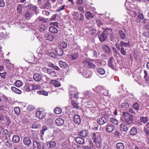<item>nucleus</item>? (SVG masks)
Wrapping results in <instances>:
<instances>
[{
  "label": "nucleus",
  "instance_id": "f257e3e1",
  "mask_svg": "<svg viewBox=\"0 0 149 149\" xmlns=\"http://www.w3.org/2000/svg\"><path fill=\"white\" fill-rule=\"evenodd\" d=\"M94 142L95 143L96 147L100 148L102 145V138L100 134L98 132L94 133L92 135Z\"/></svg>",
  "mask_w": 149,
  "mask_h": 149
},
{
  "label": "nucleus",
  "instance_id": "f03ea898",
  "mask_svg": "<svg viewBox=\"0 0 149 149\" xmlns=\"http://www.w3.org/2000/svg\"><path fill=\"white\" fill-rule=\"evenodd\" d=\"M111 31V29H107L102 34H99L98 37L101 42H102L106 40L108 36L111 34L110 32Z\"/></svg>",
  "mask_w": 149,
  "mask_h": 149
},
{
  "label": "nucleus",
  "instance_id": "7ed1b4c3",
  "mask_svg": "<svg viewBox=\"0 0 149 149\" xmlns=\"http://www.w3.org/2000/svg\"><path fill=\"white\" fill-rule=\"evenodd\" d=\"M122 118H123L125 122L128 124L132 123L133 121L132 116L129 114L128 113L123 111L122 112Z\"/></svg>",
  "mask_w": 149,
  "mask_h": 149
},
{
  "label": "nucleus",
  "instance_id": "20e7f679",
  "mask_svg": "<svg viewBox=\"0 0 149 149\" xmlns=\"http://www.w3.org/2000/svg\"><path fill=\"white\" fill-rule=\"evenodd\" d=\"M74 20H78L79 21L83 22L84 19V15L82 13L79 14L78 12H74L72 14Z\"/></svg>",
  "mask_w": 149,
  "mask_h": 149
},
{
  "label": "nucleus",
  "instance_id": "39448f33",
  "mask_svg": "<svg viewBox=\"0 0 149 149\" xmlns=\"http://www.w3.org/2000/svg\"><path fill=\"white\" fill-rule=\"evenodd\" d=\"M82 63L83 66L87 68H94L95 67V65L89 61L84 60Z\"/></svg>",
  "mask_w": 149,
  "mask_h": 149
},
{
  "label": "nucleus",
  "instance_id": "423d86ee",
  "mask_svg": "<svg viewBox=\"0 0 149 149\" xmlns=\"http://www.w3.org/2000/svg\"><path fill=\"white\" fill-rule=\"evenodd\" d=\"M108 65L112 69L114 67V65L116 64V61L113 57H110L108 60Z\"/></svg>",
  "mask_w": 149,
  "mask_h": 149
},
{
  "label": "nucleus",
  "instance_id": "0eeeda50",
  "mask_svg": "<svg viewBox=\"0 0 149 149\" xmlns=\"http://www.w3.org/2000/svg\"><path fill=\"white\" fill-rule=\"evenodd\" d=\"M105 130L107 132H111L114 129V126L111 124L108 123L105 127Z\"/></svg>",
  "mask_w": 149,
  "mask_h": 149
},
{
  "label": "nucleus",
  "instance_id": "6e6552de",
  "mask_svg": "<svg viewBox=\"0 0 149 149\" xmlns=\"http://www.w3.org/2000/svg\"><path fill=\"white\" fill-rule=\"evenodd\" d=\"M23 142L24 144L27 147H29L31 144V141L30 138L28 136H26L24 138Z\"/></svg>",
  "mask_w": 149,
  "mask_h": 149
},
{
  "label": "nucleus",
  "instance_id": "1a4fd4ad",
  "mask_svg": "<svg viewBox=\"0 0 149 149\" xmlns=\"http://www.w3.org/2000/svg\"><path fill=\"white\" fill-rule=\"evenodd\" d=\"M33 149H41V145L37 141L33 140Z\"/></svg>",
  "mask_w": 149,
  "mask_h": 149
},
{
  "label": "nucleus",
  "instance_id": "9d476101",
  "mask_svg": "<svg viewBox=\"0 0 149 149\" xmlns=\"http://www.w3.org/2000/svg\"><path fill=\"white\" fill-rule=\"evenodd\" d=\"M107 120V119L104 117H101L100 118L97 119V122L100 125H103L104 123H106Z\"/></svg>",
  "mask_w": 149,
  "mask_h": 149
},
{
  "label": "nucleus",
  "instance_id": "9b49d317",
  "mask_svg": "<svg viewBox=\"0 0 149 149\" xmlns=\"http://www.w3.org/2000/svg\"><path fill=\"white\" fill-rule=\"evenodd\" d=\"M36 116L37 118L42 119L44 118L45 114L43 111H38L36 113Z\"/></svg>",
  "mask_w": 149,
  "mask_h": 149
},
{
  "label": "nucleus",
  "instance_id": "f8f14e48",
  "mask_svg": "<svg viewBox=\"0 0 149 149\" xmlns=\"http://www.w3.org/2000/svg\"><path fill=\"white\" fill-rule=\"evenodd\" d=\"M75 141L78 143L80 144H83L84 143V138L81 137H75Z\"/></svg>",
  "mask_w": 149,
  "mask_h": 149
},
{
  "label": "nucleus",
  "instance_id": "ddd939ff",
  "mask_svg": "<svg viewBox=\"0 0 149 149\" xmlns=\"http://www.w3.org/2000/svg\"><path fill=\"white\" fill-rule=\"evenodd\" d=\"M50 83L53 84L54 86L56 88L60 87L61 86V84L59 82L55 80H51L50 81Z\"/></svg>",
  "mask_w": 149,
  "mask_h": 149
},
{
  "label": "nucleus",
  "instance_id": "4468645a",
  "mask_svg": "<svg viewBox=\"0 0 149 149\" xmlns=\"http://www.w3.org/2000/svg\"><path fill=\"white\" fill-rule=\"evenodd\" d=\"M73 120L74 123L75 124L78 125H79L80 124V117L79 115L77 114L75 115L74 116Z\"/></svg>",
  "mask_w": 149,
  "mask_h": 149
},
{
  "label": "nucleus",
  "instance_id": "2eb2a0df",
  "mask_svg": "<svg viewBox=\"0 0 149 149\" xmlns=\"http://www.w3.org/2000/svg\"><path fill=\"white\" fill-rule=\"evenodd\" d=\"M83 76L86 78H90L92 76V74L89 71L88 72L87 70H85L82 72Z\"/></svg>",
  "mask_w": 149,
  "mask_h": 149
},
{
  "label": "nucleus",
  "instance_id": "dca6fc26",
  "mask_svg": "<svg viewBox=\"0 0 149 149\" xmlns=\"http://www.w3.org/2000/svg\"><path fill=\"white\" fill-rule=\"evenodd\" d=\"M50 6V4L48 0H45L43 3L40 6L42 8L47 9Z\"/></svg>",
  "mask_w": 149,
  "mask_h": 149
},
{
  "label": "nucleus",
  "instance_id": "f3484780",
  "mask_svg": "<svg viewBox=\"0 0 149 149\" xmlns=\"http://www.w3.org/2000/svg\"><path fill=\"white\" fill-rule=\"evenodd\" d=\"M34 80L36 81H41L42 79V76L38 73H35L33 76Z\"/></svg>",
  "mask_w": 149,
  "mask_h": 149
},
{
  "label": "nucleus",
  "instance_id": "a211bd4d",
  "mask_svg": "<svg viewBox=\"0 0 149 149\" xmlns=\"http://www.w3.org/2000/svg\"><path fill=\"white\" fill-rule=\"evenodd\" d=\"M44 37L46 40H48L50 41H52L54 39L53 36L49 33H45Z\"/></svg>",
  "mask_w": 149,
  "mask_h": 149
},
{
  "label": "nucleus",
  "instance_id": "6ab92c4d",
  "mask_svg": "<svg viewBox=\"0 0 149 149\" xmlns=\"http://www.w3.org/2000/svg\"><path fill=\"white\" fill-rule=\"evenodd\" d=\"M55 122L58 126H61L64 123L63 120L61 118H58L55 120Z\"/></svg>",
  "mask_w": 149,
  "mask_h": 149
},
{
  "label": "nucleus",
  "instance_id": "aec40b11",
  "mask_svg": "<svg viewBox=\"0 0 149 149\" xmlns=\"http://www.w3.org/2000/svg\"><path fill=\"white\" fill-rule=\"evenodd\" d=\"M85 16L86 19H91L94 17L93 14L90 12H86L85 14Z\"/></svg>",
  "mask_w": 149,
  "mask_h": 149
},
{
  "label": "nucleus",
  "instance_id": "412c9836",
  "mask_svg": "<svg viewBox=\"0 0 149 149\" xmlns=\"http://www.w3.org/2000/svg\"><path fill=\"white\" fill-rule=\"evenodd\" d=\"M68 56L72 60H75L78 58V54L77 53H75L69 54Z\"/></svg>",
  "mask_w": 149,
  "mask_h": 149
},
{
  "label": "nucleus",
  "instance_id": "4be33fe9",
  "mask_svg": "<svg viewBox=\"0 0 149 149\" xmlns=\"http://www.w3.org/2000/svg\"><path fill=\"white\" fill-rule=\"evenodd\" d=\"M120 130L122 132H126L128 130L127 127L123 123L120 124Z\"/></svg>",
  "mask_w": 149,
  "mask_h": 149
},
{
  "label": "nucleus",
  "instance_id": "5701e85b",
  "mask_svg": "<svg viewBox=\"0 0 149 149\" xmlns=\"http://www.w3.org/2000/svg\"><path fill=\"white\" fill-rule=\"evenodd\" d=\"M118 35L120 37L122 40L125 39L126 37V35L125 32L122 30H119L118 32Z\"/></svg>",
  "mask_w": 149,
  "mask_h": 149
},
{
  "label": "nucleus",
  "instance_id": "b1692460",
  "mask_svg": "<svg viewBox=\"0 0 149 149\" xmlns=\"http://www.w3.org/2000/svg\"><path fill=\"white\" fill-rule=\"evenodd\" d=\"M137 130L135 127L132 128L130 130L129 133L130 134L132 135H134L137 133Z\"/></svg>",
  "mask_w": 149,
  "mask_h": 149
},
{
  "label": "nucleus",
  "instance_id": "393cba45",
  "mask_svg": "<svg viewBox=\"0 0 149 149\" xmlns=\"http://www.w3.org/2000/svg\"><path fill=\"white\" fill-rule=\"evenodd\" d=\"M59 64L60 66L63 68H65L68 66V65L66 62L62 61H59Z\"/></svg>",
  "mask_w": 149,
  "mask_h": 149
},
{
  "label": "nucleus",
  "instance_id": "a878e982",
  "mask_svg": "<svg viewBox=\"0 0 149 149\" xmlns=\"http://www.w3.org/2000/svg\"><path fill=\"white\" fill-rule=\"evenodd\" d=\"M39 31L45 33L47 31L46 27L44 24L40 25L38 27Z\"/></svg>",
  "mask_w": 149,
  "mask_h": 149
},
{
  "label": "nucleus",
  "instance_id": "bb28decb",
  "mask_svg": "<svg viewBox=\"0 0 149 149\" xmlns=\"http://www.w3.org/2000/svg\"><path fill=\"white\" fill-rule=\"evenodd\" d=\"M47 19H45L44 17L41 16L39 17L36 19L37 21L42 23H45L47 22Z\"/></svg>",
  "mask_w": 149,
  "mask_h": 149
},
{
  "label": "nucleus",
  "instance_id": "cd10ccee",
  "mask_svg": "<svg viewBox=\"0 0 149 149\" xmlns=\"http://www.w3.org/2000/svg\"><path fill=\"white\" fill-rule=\"evenodd\" d=\"M49 31L53 33H56L58 32V30L57 28L53 26H50L49 28Z\"/></svg>",
  "mask_w": 149,
  "mask_h": 149
},
{
  "label": "nucleus",
  "instance_id": "c85d7f7f",
  "mask_svg": "<svg viewBox=\"0 0 149 149\" xmlns=\"http://www.w3.org/2000/svg\"><path fill=\"white\" fill-rule=\"evenodd\" d=\"M120 106L121 108L124 110H126L129 107V104L127 102H125L121 103Z\"/></svg>",
  "mask_w": 149,
  "mask_h": 149
},
{
  "label": "nucleus",
  "instance_id": "c756f323",
  "mask_svg": "<svg viewBox=\"0 0 149 149\" xmlns=\"http://www.w3.org/2000/svg\"><path fill=\"white\" fill-rule=\"evenodd\" d=\"M31 89L32 90H34L35 89L40 90L41 88L40 86L37 84H32L31 85Z\"/></svg>",
  "mask_w": 149,
  "mask_h": 149
},
{
  "label": "nucleus",
  "instance_id": "7c9ffc66",
  "mask_svg": "<svg viewBox=\"0 0 149 149\" xmlns=\"http://www.w3.org/2000/svg\"><path fill=\"white\" fill-rule=\"evenodd\" d=\"M20 140V137L17 135H14L12 138V140L13 142L15 143H18Z\"/></svg>",
  "mask_w": 149,
  "mask_h": 149
},
{
  "label": "nucleus",
  "instance_id": "2f4dec72",
  "mask_svg": "<svg viewBox=\"0 0 149 149\" xmlns=\"http://www.w3.org/2000/svg\"><path fill=\"white\" fill-rule=\"evenodd\" d=\"M11 89L13 92L17 94H20L22 92V91L20 90L15 87H12Z\"/></svg>",
  "mask_w": 149,
  "mask_h": 149
},
{
  "label": "nucleus",
  "instance_id": "473e14b6",
  "mask_svg": "<svg viewBox=\"0 0 149 149\" xmlns=\"http://www.w3.org/2000/svg\"><path fill=\"white\" fill-rule=\"evenodd\" d=\"M27 7L30 9H31L34 13L36 11V7L35 6L33 5L31 3L27 5Z\"/></svg>",
  "mask_w": 149,
  "mask_h": 149
},
{
  "label": "nucleus",
  "instance_id": "72a5a7b5",
  "mask_svg": "<svg viewBox=\"0 0 149 149\" xmlns=\"http://www.w3.org/2000/svg\"><path fill=\"white\" fill-rule=\"evenodd\" d=\"M116 146L117 149H124L125 148V146L123 143L121 142L117 143Z\"/></svg>",
  "mask_w": 149,
  "mask_h": 149
},
{
  "label": "nucleus",
  "instance_id": "f704fd0d",
  "mask_svg": "<svg viewBox=\"0 0 149 149\" xmlns=\"http://www.w3.org/2000/svg\"><path fill=\"white\" fill-rule=\"evenodd\" d=\"M23 5L19 4L17 6V12L19 14L22 13V12Z\"/></svg>",
  "mask_w": 149,
  "mask_h": 149
},
{
  "label": "nucleus",
  "instance_id": "c9c22d12",
  "mask_svg": "<svg viewBox=\"0 0 149 149\" xmlns=\"http://www.w3.org/2000/svg\"><path fill=\"white\" fill-rule=\"evenodd\" d=\"M47 73L50 74L52 77L55 76V70L54 68L49 69Z\"/></svg>",
  "mask_w": 149,
  "mask_h": 149
},
{
  "label": "nucleus",
  "instance_id": "e433bc0d",
  "mask_svg": "<svg viewBox=\"0 0 149 149\" xmlns=\"http://www.w3.org/2000/svg\"><path fill=\"white\" fill-rule=\"evenodd\" d=\"M88 132L86 130H82L79 133V135L82 137H86L87 135Z\"/></svg>",
  "mask_w": 149,
  "mask_h": 149
},
{
  "label": "nucleus",
  "instance_id": "4c0bfd02",
  "mask_svg": "<svg viewBox=\"0 0 149 149\" xmlns=\"http://www.w3.org/2000/svg\"><path fill=\"white\" fill-rule=\"evenodd\" d=\"M140 120L144 124L146 123L148 120V117L141 116L140 118Z\"/></svg>",
  "mask_w": 149,
  "mask_h": 149
},
{
  "label": "nucleus",
  "instance_id": "58836bf2",
  "mask_svg": "<svg viewBox=\"0 0 149 149\" xmlns=\"http://www.w3.org/2000/svg\"><path fill=\"white\" fill-rule=\"evenodd\" d=\"M56 52L58 55L60 56H61L64 54L63 50L60 48L57 49Z\"/></svg>",
  "mask_w": 149,
  "mask_h": 149
},
{
  "label": "nucleus",
  "instance_id": "ea45409f",
  "mask_svg": "<svg viewBox=\"0 0 149 149\" xmlns=\"http://www.w3.org/2000/svg\"><path fill=\"white\" fill-rule=\"evenodd\" d=\"M120 45L121 47L125 46V47H130V42L128 41L127 43H125L123 41H121L120 42Z\"/></svg>",
  "mask_w": 149,
  "mask_h": 149
},
{
  "label": "nucleus",
  "instance_id": "a19ab883",
  "mask_svg": "<svg viewBox=\"0 0 149 149\" xmlns=\"http://www.w3.org/2000/svg\"><path fill=\"white\" fill-rule=\"evenodd\" d=\"M97 71L100 74L103 75L105 73L104 70L102 68H98L97 69Z\"/></svg>",
  "mask_w": 149,
  "mask_h": 149
},
{
  "label": "nucleus",
  "instance_id": "79ce46f5",
  "mask_svg": "<svg viewBox=\"0 0 149 149\" xmlns=\"http://www.w3.org/2000/svg\"><path fill=\"white\" fill-rule=\"evenodd\" d=\"M37 93L39 95L47 96L48 95V93L44 91H38L37 92Z\"/></svg>",
  "mask_w": 149,
  "mask_h": 149
},
{
  "label": "nucleus",
  "instance_id": "37998d69",
  "mask_svg": "<svg viewBox=\"0 0 149 149\" xmlns=\"http://www.w3.org/2000/svg\"><path fill=\"white\" fill-rule=\"evenodd\" d=\"M110 121V122L115 125H117L118 124V121L114 118H111Z\"/></svg>",
  "mask_w": 149,
  "mask_h": 149
},
{
  "label": "nucleus",
  "instance_id": "c03bdc74",
  "mask_svg": "<svg viewBox=\"0 0 149 149\" xmlns=\"http://www.w3.org/2000/svg\"><path fill=\"white\" fill-rule=\"evenodd\" d=\"M102 47L103 49L107 53H109L110 52V48L107 45H104Z\"/></svg>",
  "mask_w": 149,
  "mask_h": 149
},
{
  "label": "nucleus",
  "instance_id": "a18cd8bd",
  "mask_svg": "<svg viewBox=\"0 0 149 149\" xmlns=\"http://www.w3.org/2000/svg\"><path fill=\"white\" fill-rule=\"evenodd\" d=\"M15 84L16 86L19 87L22 85L23 83L21 81L18 80L16 81Z\"/></svg>",
  "mask_w": 149,
  "mask_h": 149
},
{
  "label": "nucleus",
  "instance_id": "49530a36",
  "mask_svg": "<svg viewBox=\"0 0 149 149\" xmlns=\"http://www.w3.org/2000/svg\"><path fill=\"white\" fill-rule=\"evenodd\" d=\"M41 127V125L38 123H35L33 125L31 128L32 129H39Z\"/></svg>",
  "mask_w": 149,
  "mask_h": 149
},
{
  "label": "nucleus",
  "instance_id": "de8ad7c7",
  "mask_svg": "<svg viewBox=\"0 0 149 149\" xmlns=\"http://www.w3.org/2000/svg\"><path fill=\"white\" fill-rule=\"evenodd\" d=\"M62 109L59 108V107H56V108L54 110V112L57 114H60L62 112Z\"/></svg>",
  "mask_w": 149,
  "mask_h": 149
},
{
  "label": "nucleus",
  "instance_id": "09e8293b",
  "mask_svg": "<svg viewBox=\"0 0 149 149\" xmlns=\"http://www.w3.org/2000/svg\"><path fill=\"white\" fill-rule=\"evenodd\" d=\"M71 103L74 108L75 109H79V107L78 104L76 103L74 101L72 100L71 101Z\"/></svg>",
  "mask_w": 149,
  "mask_h": 149
},
{
  "label": "nucleus",
  "instance_id": "8fccbe9b",
  "mask_svg": "<svg viewBox=\"0 0 149 149\" xmlns=\"http://www.w3.org/2000/svg\"><path fill=\"white\" fill-rule=\"evenodd\" d=\"M24 16L26 19H29L30 18V13L29 10H28L26 12Z\"/></svg>",
  "mask_w": 149,
  "mask_h": 149
},
{
  "label": "nucleus",
  "instance_id": "3c124183",
  "mask_svg": "<svg viewBox=\"0 0 149 149\" xmlns=\"http://www.w3.org/2000/svg\"><path fill=\"white\" fill-rule=\"evenodd\" d=\"M60 46L61 48H65L67 47V43L65 42H62L60 44Z\"/></svg>",
  "mask_w": 149,
  "mask_h": 149
},
{
  "label": "nucleus",
  "instance_id": "603ef678",
  "mask_svg": "<svg viewBox=\"0 0 149 149\" xmlns=\"http://www.w3.org/2000/svg\"><path fill=\"white\" fill-rule=\"evenodd\" d=\"M84 95L86 96H87L89 97L91 96L92 94V93L90 91H86L84 92Z\"/></svg>",
  "mask_w": 149,
  "mask_h": 149
},
{
  "label": "nucleus",
  "instance_id": "864d4df0",
  "mask_svg": "<svg viewBox=\"0 0 149 149\" xmlns=\"http://www.w3.org/2000/svg\"><path fill=\"white\" fill-rule=\"evenodd\" d=\"M14 111L15 113L17 115H19L20 113V108L19 107H16L14 109Z\"/></svg>",
  "mask_w": 149,
  "mask_h": 149
},
{
  "label": "nucleus",
  "instance_id": "5fc2aeb1",
  "mask_svg": "<svg viewBox=\"0 0 149 149\" xmlns=\"http://www.w3.org/2000/svg\"><path fill=\"white\" fill-rule=\"evenodd\" d=\"M101 87L100 86H97L95 88H93V90L96 92H99L101 90Z\"/></svg>",
  "mask_w": 149,
  "mask_h": 149
},
{
  "label": "nucleus",
  "instance_id": "6e6d98bb",
  "mask_svg": "<svg viewBox=\"0 0 149 149\" xmlns=\"http://www.w3.org/2000/svg\"><path fill=\"white\" fill-rule=\"evenodd\" d=\"M77 9L79 11L83 13H84L85 12V11L84 10V7L81 6H78L77 7Z\"/></svg>",
  "mask_w": 149,
  "mask_h": 149
},
{
  "label": "nucleus",
  "instance_id": "4d7b16f0",
  "mask_svg": "<svg viewBox=\"0 0 149 149\" xmlns=\"http://www.w3.org/2000/svg\"><path fill=\"white\" fill-rule=\"evenodd\" d=\"M47 130V127L46 126H44L42 127V130L40 131V133L41 135H43L44 133V132Z\"/></svg>",
  "mask_w": 149,
  "mask_h": 149
},
{
  "label": "nucleus",
  "instance_id": "13d9d810",
  "mask_svg": "<svg viewBox=\"0 0 149 149\" xmlns=\"http://www.w3.org/2000/svg\"><path fill=\"white\" fill-rule=\"evenodd\" d=\"M96 22L97 23V26L99 27H101L102 26L103 24L100 19H97Z\"/></svg>",
  "mask_w": 149,
  "mask_h": 149
},
{
  "label": "nucleus",
  "instance_id": "bf43d9fd",
  "mask_svg": "<svg viewBox=\"0 0 149 149\" xmlns=\"http://www.w3.org/2000/svg\"><path fill=\"white\" fill-rule=\"evenodd\" d=\"M125 50L126 49H125L123 47H122L120 49L121 53L124 56H125L126 54Z\"/></svg>",
  "mask_w": 149,
  "mask_h": 149
},
{
  "label": "nucleus",
  "instance_id": "052dcab7",
  "mask_svg": "<svg viewBox=\"0 0 149 149\" xmlns=\"http://www.w3.org/2000/svg\"><path fill=\"white\" fill-rule=\"evenodd\" d=\"M133 108L136 110L139 109V106L137 103H135L133 106Z\"/></svg>",
  "mask_w": 149,
  "mask_h": 149
},
{
  "label": "nucleus",
  "instance_id": "680f3d73",
  "mask_svg": "<svg viewBox=\"0 0 149 149\" xmlns=\"http://www.w3.org/2000/svg\"><path fill=\"white\" fill-rule=\"evenodd\" d=\"M49 145L51 148H52L55 147L56 146V144L55 142L51 141L49 143Z\"/></svg>",
  "mask_w": 149,
  "mask_h": 149
},
{
  "label": "nucleus",
  "instance_id": "e2e57ef3",
  "mask_svg": "<svg viewBox=\"0 0 149 149\" xmlns=\"http://www.w3.org/2000/svg\"><path fill=\"white\" fill-rule=\"evenodd\" d=\"M34 109V107L31 105H29L27 107V110L29 111H30Z\"/></svg>",
  "mask_w": 149,
  "mask_h": 149
},
{
  "label": "nucleus",
  "instance_id": "0e129e2a",
  "mask_svg": "<svg viewBox=\"0 0 149 149\" xmlns=\"http://www.w3.org/2000/svg\"><path fill=\"white\" fill-rule=\"evenodd\" d=\"M65 7V5H64L59 7L57 10V11L59 12L62 10H64Z\"/></svg>",
  "mask_w": 149,
  "mask_h": 149
},
{
  "label": "nucleus",
  "instance_id": "69168bd1",
  "mask_svg": "<svg viewBox=\"0 0 149 149\" xmlns=\"http://www.w3.org/2000/svg\"><path fill=\"white\" fill-rule=\"evenodd\" d=\"M143 130L145 133L148 136L149 135V130L148 129L147 127H144L143 128Z\"/></svg>",
  "mask_w": 149,
  "mask_h": 149
},
{
  "label": "nucleus",
  "instance_id": "338daca9",
  "mask_svg": "<svg viewBox=\"0 0 149 149\" xmlns=\"http://www.w3.org/2000/svg\"><path fill=\"white\" fill-rule=\"evenodd\" d=\"M138 17L141 20H142L143 19L144 17L143 14L141 13H138Z\"/></svg>",
  "mask_w": 149,
  "mask_h": 149
},
{
  "label": "nucleus",
  "instance_id": "774afa93",
  "mask_svg": "<svg viewBox=\"0 0 149 149\" xmlns=\"http://www.w3.org/2000/svg\"><path fill=\"white\" fill-rule=\"evenodd\" d=\"M6 72H4L3 73H0V76L3 79L6 78Z\"/></svg>",
  "mask_w": 149,
  "mask_h": 149
}]
</instances>
